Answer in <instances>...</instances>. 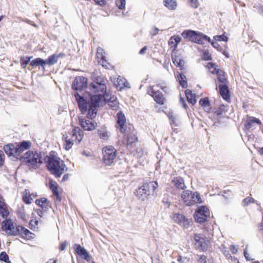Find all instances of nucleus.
I'll list each match as a JSON object with an SVG mask.
<instances>
[{"label": "nucleus", "mask_w": 263, "mask_h": 263, "mask_svg": "<svg viewBox=\"0 0 263 263\" xmlns=\"http://www.w3.org/2000/svg\"><path fill=\"white\" fill-rule=\"evenodd\" d=\"M2 229L8 235L11 236H19L27 240L34 238L35 235L25 227L17 225L10 219H7L2 223Z\"/></svg>", "instance_id": "1"}, {"label": "nucleus", "mask_w": 263, "mask_h": 263, "mask_svg": "<svg viewBox=\"0 0 263 263\" xmlns=\"http://www.w3.org/2000/svg\"><path fill=\"white\" fill-rule=\"evenodd\" d=\"M87 86V79L83 77V113L88 108L87 118L90 120L94 119L97 115V109L99 106L101 101L103 100L99 97L92 96V94L88 91H84Z\"/></svg>", "instance_id": "2"}, {"label": "nucleus", "mask_w": 263, "mask_h": 263, "mask_svg": "<svg viewBox=\"0 0 263 263\" xmlns=\"http://www.w3.org/2000/svg\"><path fill=\"white\" fill-rule=\"evenodd\" d=\"M47 169L55 178H60L67 171V167L57 153L51 151L45 159Z\"/></svg>", "instance_id": "3"}, {"label": "nucleus", "mask_w": 263, "mask_h": 263, "mask_svg": "<svg viewBox=\"0 0 263 263\" xmlns=\"http://www.w3.org/2000/svg\"><path fill=\"white\" fill-rule=\"evenodd\" d=\"M93 82L89 85V89L94 94L92 96L99 97L104 101L107 100L108 95L107 93V79L101 74L93 73L91 76Z\"/></svg>", "instance_id": "4"}, {"label": "nucleus", "mask_w": 263, "mask_h": 263, "mask_svg": "<svg viewBox=\"0 0 263 263\" xmlns=\"http://www.w3.org/2000/svg\"><path fill=\"white\" fill-rule=\"evenodd\" d=\"M32 146V143L30 141H23L15 144L10 143L4 147V149L6 154L9 156H13L22 161L23 156L22 153L29 149Z\"/></svg>", "instance_id": "5"}, {"label": "nucleus", "mask_w": 263, "mask_h": 263, "mask_svg": "<svg viewBox=\"0 0 263 263\" xmlns=\"http://www.w3.org/2000/svg\"><path fill=\"white\" fill-rule=\"evenodd\" d=\"M62 140L64 149L66 151L69 150L72 148L74 143L79 144L82 140L81 129L79 127H75L71 132H65L63 134Z\"/></svg>", "instance_id": "6"}, {"label": "nucleus", "mask_w": 263, "mask_h": 263, "mask_svg": "<svg viewBox=\"0 0 263 263\" xmlns=\"http://www.w3.org/2000/svg\"><path fill=\"white\" fill-rule=\"evenodd\" d=\"M22 159L21 161L27 165L30 169L36 170L43 163L42 155L37 151H28L24 154Z\"/></svg>", "instance_id": "7"}, {"label": "nucleus", "mask_w": 263, "mask_h": 263, "mask_svg": "<svg viewBox=\"0 0 263 263\" xmlns=\"http://www.w3.org/2000/svg\"><path fill=\"white\" fill-rule=\"evenodd\" d=\"M181 198L187 206H191L202 202L200 194L198 192H193L190 190L184 191L181 194Z\"/></svg>", "instance_id": "8"}, {"label": "nucleus", "mask_w": 263, "mask_h": 263, "mask_svg": "<svg viewBox=\"0 0 263 263\" xmlns=\"http://www.w3.org/2000/svg\"><path fill=\"white\" fill-rule=\"evenodd\" d=\"M103 161L106 165H111L116 158L117 151L112 146H106L102 149Z\"/></svg>", "instance_id": "9"}, {"label": "nucleus", "mask_w": 263, "mask_h": 263, "mask_svg": "<svg viewBox=\"0 0 263 263\" xmlns=\"http://www.w3.org/2000/svg\"><path fill=\"white\" fill-rule=\"evenodd\" d=\"M72 89L76 91L74 96L77 102H78L79 108L82 112V97L79 93L82 90V78L81 77H77L71 86Z\"/></svg>", "instance_id": "10"}, {"label": "nucleus", "mask_w": 263, "mask_h": 263, "mask_svg": "<svg viewBox=\"0 0 263 263\" xmlns=\"http://www.w3.org/2000/svg\"><path fill=\"white\" fill-rule=\"evenodd\" d=\"M194 246L196 250L205 251L208 249L209 240L202 234H195L193 237Z\"/></svg>", "instance_id": "11"}, {"label": "nucleus", "mask_w": 263, "mask_h": 263, "mask_svg": "<svg viewBox=\"0 0 263 263\" xmlns=\"http://www.w3.org/2000/svg\"><path fill=\"white\" fill-rule=\"evenodd\" d=\"M210 211L205 206L198 207L194 214V218L197 222L202 223L210 217Z\"/></svg>", "instance_id": "12"}, {"label": "nucleus", "mask_w": 263, "mask_h": 263, "mask_svg": "<svg viewBox=\"0 0 263 263\" xmlns=\"http://www.w3.org/2000/svg\"><path fill=\"white\" fill-rule=\"evenodd\" d=\"M173 220L185 229L190 226V222L184 215L180 213H174L173 216Z\"/></svg>", "instance_id": "13"}, {"label": "nucleus", "mask_w": 263, "mask_h": 263, "mask_svg": "<svg viewBox=\"0 0 263 263\" xmlns=\"http://www.w3.org/2000/svg\"><path fill=\"white\" fill-rule=\"evenodd\" d=\"M201 33L191 30H184L181 34L184 39H187L190 41L197 43Z\"/></svg>", "instance_id": "14"}, {"label": "nucleus", "mask_w": 263, "mask_h": 263, "mask_svg": "<svg viewBox=\"0 0 263 263\" xmlns=\"http://www.w3.org/2000/svg\"><path fill=\"white\" fill-rule=\"evenodd\" d=\"M147 189L146 188L144 184L141 187H139L135 192V194L138 198L139 199L144 201L148 199L151 197L148 193H147Z\"/></svg>", "instance_id": "15"}, {"label": "nucleus", "mask_w": 263, "mask_h": 263, "mask_svg": "<svg viewBox=\"0 0 263 263\" xmlns=\"http://www.w3.org/2000/svg\"><path fill=\"white\" fill-rule=\"evenodd\" d=\"M128 128L129 131L127 129V127H126L125 133L127 134V144L129 145L137 141V137L136 135V133L133 126L129 125Z\"/></svg>", "instance_id": "16"}, {"label": "nucleus", "mask_w": 263, "mask_h": 263, "mask_svg": "<svg viewBox=\"0 0 263 263\" xmlns=\"http://www.w3.org/2000/svg\"><path fill=\"white\" fill-rule=\"evenodd\" d=\"M117 123L119 126V130L121 133H125L126 129L124 128L125 123L126 122V118L124 114L121 111H119L117 114Z\"/></svg>", "instance_id": "17"}, {"label": "nucleus", "mask_w": 263, "mask_h": 263, "mask_svg": "<svg viewBox=\"0 0 263 263\" xmlns=\"http://www.w3.org/2000/svg\"><path fill=\"white\" fill-rule=\"evenodd\" d=\"M144 184L150 196L156 195V190L158 186L157 181H149L144 183Z\"/></svg>", "instance_id": "18"}, {"label": "nucleus", "mask_w": 263, "mask_h": 263, "mask_svg": "<svg viewBox=\"0 0 263 263\" xmlns=\"http://www.w3.org/2000/svg\"><path fill=\"white\" fill-rule=\"evenodd\" d=\"M219 92L222 98L227 101L230 99L229 90L228 87L226 84L219 85Z\"/></svg>", "instance_id": "19"}, {"label": "nucleus", "mask_w": 263, "mask_h": 263, "mask_svg": "<svg viewBox=\"0 0 263 263\" xmlns=\"http://www.w3.org/2000/svg\"><path fill=\"white\" fill-rule=\"evenodd\" d=\"M261 121L253 117H248L246 120V123L245 124V127L247 129H250L255 126L256 124H260Z\"/></svg>", "instance_id": "20"}, {"label": "nucleus", "mask_w": 263, "mask_h": 263, "mask_svg": "<svg viewBox=\"0 0 263 263\" xmlns=\"http://www.w3.org/2000/svg\"><path fill=\"white\" fill-rule=\"evenodd\" d=\"M35 196L33 193L31 194L29 190L26 189L23 193L22 199L25 203L29 204L32 203L33 198Z\"/></svg>", "instance_id": "21"}, {"label": "nucleus", "mask_w": 263, "mask_h": 263, "mask_svg": "<svg viewBox=\"0 0 263 263\" xmlns=\"http://www.w3.org/2000/svg\"><path fill=\"white\" fill-rule=\"evenodd\" d=\"M0 215L3 218H7L9 215L8 206L5 203V199L0 201Z\"/></svg>", "instance_id": "22"}, {"label": "nucleus", "mask_w": 263, "mask_h": 263, "mask_svg": "<svg viewBox=\"0 0 263 263\" xmlns=\"http://www.w3.org/2000/svg\"><path fill=\"white\" fill-rule=\"evenodd\" d=\"M172 182L178 189L184 190L187 188L184 184V179L181 177H176L172 180Z\"/></svg>", "instance_id": "23"}, {"label": "nucleus", "mask_w": 263, "mask_h": 263, "mask_svg": "<svg viewBox=\"0 0 263 263\" xmlns=\"http://www.w3.org/2000/svg\"><path fill=\"white\" fill-rule=\"evenodd\" d=\"M175 76L177 79V81L179 82L180 86L183 88H185L187 87V83L186 81V76L183 73L177 72Z\"/></svg>", "instance_id": "24"}, {"label": "nucleus", "mask_w": 263, "mask_h": 263, "mask_svg": "<svg viewBox=\"0 0 263 263\" xmlns=\"http://www.w3.org/2000/svg\"><path fill=\"white\" fill-rule=\"evenodd\" d=\"M35 203L41 208L44 210L46 211L49 207V201H48L47 198H41V199H36L35 200Z\"/></svg>", "instance_id": "25"}, {"label": "nucleus", "mask_w": 263, "mask_h": 263, "mask_svg": "<svg viewBox=\"0 0 263 263\" xmlns=\"http://www.w3.org/2000/svg\"><path fill=\"white\" fill-rule=\"evenodd\" d=\"M74 254L77 258L78 263H81L82 259V247L80 245L76 244L74 246Z\"/></svg>", "instance_id": "26"}, {"label": "nucleus", "mask_w": 263, "mask_h": 263, "mask_svg": "<svg viewBox=\"0 0 263 263\" xmlns=\"http://www.w3.org/2000/svg\"><path fill=\"white\" fill-rule=\"evenodd\" d=\"M48 187L51 191L52 193L59 191H62V189L59 187L57 182L52 179L49 180Z\"/></svg>", "instance_id": "27"}, {"label": "nucleus", "mask_w": 263, "mask_h": 263, "mask_svg": "<svg viewBox=\"0 0 263 263\" xmlns=\"http://www.w3.org/2000/svg\"><path fill=\"white\" fill-rule=\"evenodd\" d=\"M185 94L189 103L194 105L196 103V95L190 89L185 90Z\"/></svg>", "instance_id": "28"}, {"label": "nucleus", "mask_w": 263, "mask_h": 263, "mask_svg": "<svg viewBox=\"0 0 263 263\" xmlns=\"http://www.w3.org/2000/svg\"><path fill=\"white\" fill-rule=\"evenodd\" d=\"M61 56V54H52L49 56L48 59L45 61V65H53L57 63L58 59Z\"/></svg>", "instance_id": "29"}, {"label": "nucleus", "mask_w": 263, "mask_h": 263, "mask_svg": "<svg viewBox=\"0 0 263 263\" xmlns=\"http://www.w3.org/2000/svg\"><path fill=\"white\" fill-rule=\"evenodd\" d=\"M96 123L90 120L83 121V130H91L95 128Z\"/></svg>", "instance_id": "30"}, {"label": "nucleus", "mask_w": 263, "mask_h": 263, "mask_svg": "<svg viewBox=\"0 0 263 263\" xmlns=\"http://www.w3.org/2000/svg\"><path fill=\"white\" fill-rule=\"evenodd\" d=\"M164 6L170 10H175L177 8L176 0H164Z\"/></svg>", "instance_id": "31"}, {"label": "nucleus", "mask_w": 263, "mask_h": 263, "mask_svg": "<svg viewBox=\"0 0 263 263\" xmlns=\"http://www.w3.org/2000/svg\"><path fill=\"white\" fill-rule=\"evenodd\" d=\"M199 104L202 106L207 111L211 109L210 103L208 98H201L199 102Z\"/></svg>", "instance_id": "32"}, {"label": "nucleus", "mask_w": 263, "mask_h": 263, "mask_svg": "<svg viewBox=\"0 0 263 263\" xmlns=\"http://www.w3.org/2000/svg\"><path fill=\"white\" fill-rule=\"evenodd\" d=\"M153 98L154 100L159 104H164L165 98L161 91H157V93H156V96H155V97Z\"/></svg>", "instance_id": "33"}, {"label": "nucleus", "mask_w": 263, "mask_h": 263, "mask_svg": "<svg viewBox=\"0 0 263 263\" xmlns=\"http://www.w3.org/2000/svg\"><path fill=\"white\" fill-rule=\"evenodd\" d=\"M30 65L32 66H42L43 67L45 65V61L43 59L37 58L31 61Z\"/></svg>", "instance_id": "34"}, {"label": "nucleus", "mask_w": 263, "mask_h": 263, "mask_svg": "<svg viewBox=\"0 0 263 263\" xmlns=\"http://www.w3.org/2000/svg\"><path fill=\"white\" fill-rule=\"evenodd\" d=\"M96 57L98 59V61L99 60H102L106 58L105 53L104 50L100 47L97 48Z\"/></svg>", "instance_id": "35"}, {"label": "nucleus", "mask_w": 263, "mask_h": 263, "mask_svg": "<svg viewBox=\"0 0 263 263\" xmlns=\"http://www.w3.org/2000/svg\"><path fill=\"white\" fill-rule=\"evenodd\" d=\"M216 74L217 76V79L219 82L222 84H224V82L226 81V78L224 71L220 69H218Z\"/></svg>", "instance_id": "36"}, {"label": "nucleus", "mask_w": 263, "mask_h": 263, "mask_svg": "<svg viewBox=\"0 0 263 263\" xmlns=\"http://www.w3.org/2000/svg\"><path fill=\"white\" fill-rule=\"evenodd\" d=\"M198 40H199V41H198L197 44H198L200 45L204 44L205 42H211V39L207 35L203 34L202 33H201Z\"/></svg>", "instance_id": "37"}, {"label": "nucleus", "mask_w": 263, "mask_h": 263, "mask_svg": "<svg viewBox=\"0 0 263 263\" xmlns=\"http://www.w3.org/2000/svg\"><path fill=\"white\" fill-rule=\"evenodd\" d=\"M39 221L36 219V218H34L33 216L31 217V219L29 222V228L31 230H35L38 228Z\"/></svg>", "instance_id": "38"}, {"label": "nucleus", "mask_w": 263, "mask_h": 263, "mask_svg": "<svg viewBox=\"0 0 263 263\" xmlns=\"http://www.w3.org/2000/svg\"><path fill=\"white\" fill-rule=\"evenodd\" d=\"M219 248L227 259H230L232 258L231 255L229 253V250L224 245L222 244L219 246Z\"/></svg>", "instance_id": "39"}, {"label": "nucleus", "mask_w": 263, "mask_h": 263, "mask_svg": "<svg viewBox=\"0 0 263 263\" xmlns=\"http://www.w3.org/2000/svg\"><path fill=\"white\" fill-rule=\"evenodd\" d=\"M181 41V37L178 35H173L172 36L170 41H168V43L170 45L173 44L174 42H175L174 46L175 47H177L178 44H179Z\"/></svg>", "instance_id": "40"}, {"label": "nucleus", "mask_w": 263, "mask_h": 263, "mask_svg": "<svg viewBox=\"0 0 263 263\" xmlns=\"http://www.w3.org/2000/svg\"><path fill=\"white\" fill-rule=\"evenodd\" d=\"M32 57H26V58L21 57L20 59V63L23 68H26L27 65L30 62Z\"/></svg>", "instance_id": "41"}, {"label": "nucleus", "mask_w": 263, "mask_h": 263, "mask_svg": "<svg viewBox=\"0 0 263 263\" xmlns=\"http://www.w3.org/2000/svg\"><path fill=\"white\" fill-rule=\"evenodd\" d=\"M227 107L222 104L220 105L219 108L215 111V114L217 117H219L222 115L223 113H225L227 111Z\"/></svg>", "instance_id": "42"}, {"label": "nucleus", "mask_w": 263, "mask_h": 263, "mask_svg": "<svg viewBox=\"0 0 263 263\" xmlns=\"http://www.w3.org/2000/svg\"><path fill=\"white\" fill-rule=\"evenodd\" d=\"M18 215L24 221L27 220L29 217V215L26 213L24 209L18 212Z\"/></svg>", "instance_id": "43"}, {"label": "nucleus", "mask_w": 263, "mask_h": 263, "mask_svg": "<svg viewBox=\"0 0 263 263\" xmlns=\"http://www.w3.org/2000/svg\"><path fill=\"white\" fill-rule=\"evenodd\" d=\"M173 63L179 67L182 68L184 65V61L182 59L176 58H173Z\"/></svg>", "instance_id": "44"}, {"label": "nucleus", "mask_w": 263, "mask_h": 263, "mask_svg": "<svg viewBox=\"0 0 263 263\" xmlns=\"http://www.w3.org/2000/svg\"><path fill=\"white\" fill-rule=\"evenodd\" d=\"M169 119L170 120V123L172 125L174 124L175 126H179V121L177 120V118L176 116L170 115L169 116Z\"/></svg>", "instance_id": "45"}, {"label": "nucleus", "mask_w": 263, "mask_h": 263, "mask_svg": "<svg viewBox=\"0 0 263 263\" xmlns=\"http://www.w3.org/2000/svg\"><path fill=\"white\" fill-rule=\"evenodd\" d=\"M108 105L110 108L115 110L118 107V103L115 99H114L112 100L108 101Z\"/></svg>", "instance_id": "46"}, {"label": "nucleus", "mask_w": 263, "mask_h": 263, "mask_svg": "<svg viewBox=\"0 0 263 263\" xmlns=\"http://www.w3.org/2000/svg\"><path fill=\"white\" fill-rule=\"evenodd\" d=\"M255 200L251 197H248L245 198L242 202L243 206H248L250 203L254 202Z\"/></svg>", "instance_id": "47"}, {"label": "nucleus", "mask_w": 263, "mask_h": 263, "mask_svg": "<svg viewBox=\"0 0 263 263\" xmlns=\"http://www.w3.org/2000/svg\"><path fill=\"white\" fill-rule=\"evenodd\" d=\"M126 0H116V4L119 9L123 10L125 7Z\"/></svg>", "instance_id": "48"}, {"label": "nucleus", "mask_w": 263, "mask_h": 263, "mask_svg": "<svg viewBox=\"0 0 263 263\" xmlns=\"http://www.w3.org/2000/svg\"><path fill=\"white\" fill-rule=\"evenodd\" d=\"M0 260L4 261L6 263L10 262L9 261V256L5 252H2L0 253Z\"/></svg>", "instance_id": "49"}, {"label": "nucleus", "mask_w": 263, "mask_h": 263, "mask_svg": "<svg viewBox=\"0 0 263 263\" xmlns=\"http://www.w3.org/2000/svg\"><path fill=\"white\" fill-rule=\"evenodd\" d=\"M98 63L106 69H109L111 67L110 64L107 61L106 58L102 60H99Z\"/></svg>", "instance_id": "50"}, {"label": "nucleus", "mask_w": 263, "mask_h": 263, "mask_svg": "<svg viewBox=\"0 0 263 263\" xmlns=\"http://www.w3.org/2000/svg\"><path fill=\"white\" fill-rule=\"evenodd\" d=\"M208 68L211 73H217L218 69L216 67V65L213 63H209L208 65Z\"/></svg>", "instance_id": "51"}, {"label": "nucleus", "mask_w": 263, "mask_h": 263, "mask_svg": "<svg viewBox=\"0 0 263 263\" xmlns=\"http://www.w3.org/2000/svg\"><path fill=\"white\" fill-rule=\"evenodd\" d=\"M92 256L89 253V252L83 248V259L86 260L87 261L91 260Z\"/></svg>", "instance_id": "52"}, {"label": "nucleus", "mask_w": 263, "mask_h": 263, "mask_svg": "<svg viewBox=\"0 0 263 263\" xmlns=\"http://www.w3.org/2000/svg\"><path fill=\"white\" fill-rule=\"evenodd\" d=\"M214 39L217 41H226L228 40V37L224 34L214 36Z\"/></svg>", "instance_id": "53"}, {"label": "nucleus", "mask_w": 263, "mask_h": 263, "mask_svg": "<svg viewBox=\"0 0 263 263\" xmlns=\"http://www.w3.org/2000/svg\"><path fill=\"white\" fill-rule=\"evenodd\" d=\"M62 192V191H59L58 192H55L52 193V195L56 197L57 201H58L59 202H61L62 200V197L61 195V193Z\"/></svg>", "instance_id": "54"}, {"label": "nucleus", "mask_w": 263, "mask_h": 263, "mask_svg": "<svg viewBox=\"0 0 263 263\" xmlns=\"http://www.w3.org/2000/svg\"><path fill=\"white\" fill-rule=\"evenodd\" d=\"M124 81H126L125 79L122 80L120 77H119L117 80V84L115 85L117 86V87H120V88L121 89L122 88V86H121L123 85L122 83H124Z\"/></svg>", "instance_id": "55"}, {"label": "nucleus", "mask_w": 263, "mask_h": 263, "mask_svg": "<svg viewBox=\"0 0 263 263\" xmlns=\"http://www.w3.org/2000/svg\"><path fill=\"white\" fill-rule=\"evenodd\" d=\"M203 59L204 60H211L212 59L211 55L210 54L209 52L207 51L204 52L203 54Z\"/></svg>", "instance_id": "56"}, {"label": "nucleus", "mask_w": 263, "mask_h": 263, "mask_svg": "<svg viewBox=\"0 0 263 263\" xmlns=\"http://www.w3.org/2000/svg\"><path fill=\"white\" fill-rule=\"evenodd\" d=\"M5 161V155L2 151L0 150V166L4 165Z\"/></svg>", "instance_id": "57"}, {"label": "nucleus", "mask_w": 263, "mask_h": 263, "mask_svg": "<svg viewBox=\"0 0 263 263\" xmlns=\"http://www.w3.org/2000/svg\"><path fill=\"white\" fill-rule=\"evenodd\" d=\"M179 102L182 105V107L185 108V109H186L187 107V104L185 102V101L184 100V99L182 97H181L180 96V99H179Z\"/></svg>", "instance_id": "58"}, {"label": "nucleus", "mask_w": 263, "mask_h": 263, "mask_svg": "<svg viewBox=\"0 0 263 263\" xmlns=\"http://www.w3.org/2000/svg\"><path fill=\"white\" fill-rule=\"evenodd\" d=\"M198 261V263H206V256L204 255L200 256Z\"/></svg>", "instance_id": "59"}, {"label": "nucleus", "mask_w": 263, "mask_h": 263, "mask_svg": "<svg viewBox=\"0 0 263 263\" xmlns=\"http://www.w3.org/2000/svg\"><path fill=\"white\" fill-rule=\"evenodd\" d=\"M67 246V243L65 241L60 243L59 246V249L60 251H64Z\"/></svg>", "instance_id": "60"}, {"label": "nucleus", "mask_w": 263, "mask_h": 263, "mask_svg": "<svg viewBox=\"0 0 263 263\" xmlns=\"http://www.w3.org/2000/svg\"><path fill=\"white\" fill-rule=\"evenodd\" d=\"M96 4L99 5L101 6H103L106 4L105 0H94Z\"/></svg>", "instance_id": "61"}, {"label": "nucleus", "mask_w": 263, "mask_h": 263, "mask_svg": "<svg viewBox=\"0 0 263 263\" xmlns=\"http://www.w3.org/2000/svg\"><path fill=\"white\" fill-rule=\"evenodd\" d=\"M190 2L192 8H197L198 7V0H190Z\"/></svg>", "instance_id": "62"}, {"label": "nucleus", "mask_w": 263, "mask_h": 263, "mask_svg": "<svg viewBox=\"0 0 263 263\" xmlns=\"http://www.w3.org/2000/svg\"><path fill=\"white\" fill-rule=\"evenodd\" d=\"M230 249L231 252L232 253V254H236L238 251L237 249L236 248V246L234 245H231Z\"/></svg>", "instance_id": "63"}, {"label": "nucleus", "mask_w": 263, "mask_h": 263, "mask_svg": "<svg viewBox=\"0 0 263 263\" xmlns=\"http://www.w3.org/2000/svg\"><path fill=\"white\" fill-rule=\"evenodd\" d=\"M159 31V29L157 27H154L150 32V33L152 36L156 35L158 34Z\"/></svg>", "instance_id": "64"}]
</instances>
